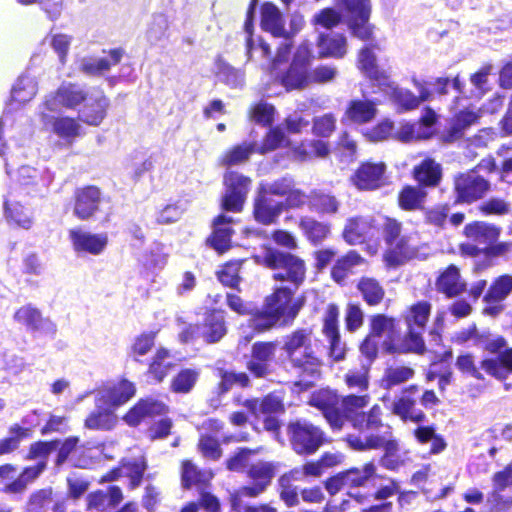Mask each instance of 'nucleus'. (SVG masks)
I'll use <instances>...</instances> for the list:
<instances>
[{
    "label": "nucleus",
    "mask_w": 512,
    "mask_h": 512,
    "mask_svg": "<svg viewBox=\"0 0 512 512\" xmlns=\"http://www.w3.org/2000/svg\"><path fill=\"white\" fill-rule=\"evenodd\" d=\"M4 217L14 227L30 230L35 223L32 202L25 198L21 189H12L4 200Z\"/></svg>",
    "instance_id": "nucleus-10"
},
{
    "label": "nucleus",
    "mask_w": 512,
    "mask_h": 512,
    "mask_svg": "<svg viewBox=\"0 0 512 512\" xmlns=\"http://www.w3.org/2000/svg\"><path fill=\"white\" fill-rule=\"evenodd\" d=\"M414 435L421 444L431 443V453H439L445 448V442L435 434L434 429L431 427H419L415 430Z\"/></svg>",
    "instance_id": "nucleus-61"
},
{
    "label": "nucleus",
    "mask_w": 512,
    "mask_h": 512,
    "mask_svg": "<svg viewBox=\"0 0 512 512\" xmlns=\"http://www.w3.org/2000/svg\"><path fill=\"white\" fill-rule=\"evenodd\" d=\"M287 144H289V142L285 137L284 132L279 126H276L270 129L266 134L262 144L257 147V152L265 154Z\"/></svg>",
    "instance_id": "nucleus-56"
},
{
    "label": "nucleus",
    "mask_w": 512,
    "mask_h": 512,
    "mask_svg": "<svg viewBox=\"0 0 512 512\" xmlns=\"http://www.w3.org/2000/svg\"><path fill=\"white\" fill-rule=\"evenodd\" d=\"M29 435V429L22 428L18 425L13 426L10 429V436L0 440V456L14 451L18 447L21 439L26 438Z\"/></svg>",
    "instance_id": "nucleus-60"
},
{
    "label": "nucleus",
    "mask_w": 512,
    "mask_h": 512,
    "mask_svg": "<svg viewBox=\"0 0 512 512\" xmlns=\"http://www.w3.org/2000/svg\"><path fill=\"white\" fill-rule=\"evenodd\" d=\"M377 114V104L374 101L356 99L349 102L343 119L356 125H364L373 121Z\"/></svg>",
    "instance_id": "nucleus-29"
},
{
    "label": "nucleus",
    "mask_w": 512,
    "mask_h": 512,
    "mask_svg": "<svg viewBox=\"0 0 512 512\" xmlns=\"http://www.w3.org/2000/svg\"><path fill=\"white\" fill-rule=\"evenodd\" d=\"M135 393L134 383L127 379L109 381L97 389L95 407H110L116 410L133 398Z\"/></svg>",
    "instance_id": "nucleus-13"
},
{
    "label": "nucleus",
    "mask_w": 512,
    "mask_h": 512,
    "mask_svg": "<svg viewBox=\"0 0 512 512\" xmlns=\"http://www.w3.org/2000/svg\"><path fill=\"white\" fill-rule=\"evenodd\" d=\"M455 190L458 201L471 203L483 197L488 190V183L474 172H469L456 177Z\"/></svg>",
    "instance_id": "nucleus-21"
},
{
    "label": "nucleus",
    "mask_w": 512,
    "mask_h": 512,
    "mask_svg": "<svg viewBox=\"0 0 512 512\" xmlns=\"http://www.w3.org/2000/svg\"><path fill=\"white\" fill-rule=\"evenodd\" d=\"M87 95L78 86L65 84L60 86L55 93L46 97L43 108L49 112H60L63 109H75L84 102Z\"/></svg>",
    "instance_id": "nucleus-18"
},
{
    "label": "nucleus",
    "mask_w": 512,
    "mask_h": 512,
    "mask_svg": "<svg viewBox=\"0 0 512 512\" xmlns=\"http://www.w3.org/2000/svg\"><path fill=\"white\" fill-rule=\"evenodd\" d=\"M198 372L192 369L180 371L171 382V389L175 393H188L198 379Z\"/></svg>",
    "instance_id": "nucleus-55"
},
{
    "label": "nucleus",
    "mask_w": 512,
    "mask_h": 512,
    "mask_svg": "<svg viewBox=\"0 0 512 512\" xmlns=\"http://www.w3.org/2000/svg\"><path fill=\"white\" fill-rule=\"evenodd\" d=\"M369 401L370 397L368 395H349L341 400L339 399V410L343 420L347 418L355 428H362L364 426L365 413L360 412V410L365 408Z\"/></svg>",
    "instance_id": "nucleus-30"
},
{
    "label": "nucleus",
    "mask_w": 512,
    "mask_h": 512,
    "mask_svg": "<svg viewBox=\"0 0 512 512\" xmlns=\"http://www.w3.org/2000/svg\"><path fill=\"white\" fill-rule=\"evenodd\" d=\"M51 112L42 109L41 119L45 127L57 135L60 139L67 143H72L75 138L83 134L81 124L71 117H55L50 115Z\"/></svg>",
    "instance_id": "nucleus-19"
},
{
    "label": "nucleus",
    "mask_w": 512,
    "mask_h": 512,
    "mask_svg": "<svg viewBox=\"0 0 512 512\" xmlns=\"http://www.w3.org/2000/svg\"><path fill=\"white\" fill-rule=\"evenodd\" d=\"M292 445L298 454H312L324 443L322 431L307 422H297L290 425Z\"/></svg>",
    "instance_id": "nucleus-17"
},
{
    "label": "nucleus",
    "mask_w": 512,
    "mask_h": 512,
    "mask_svg": "<svg viewBox=\"0 0 512 512\" xmlns=\"http://www.w3.org/2000/svg\"><path fill=\"white\" fill-rule=\"evenodd\" d=\"M292 291L280 287L266 298L262 311L256 312L251 319V325L258 331H266L278 324L291 322L301 308V302L293 299Z\"/></svg>",
    "instance_id": "nucleus-4"
},
{
    "label": "nucleus",
    "mask_w": 512,
    "mask_h": 512,
    "mask_svg": "<svg viewBox=\"0 0 512 512\" xmlns=\"http://www.w3.org/2000/svg\"><path fill=\"white\" fill-rule=\"evenodd\" d=\"M213 477L211 472H200L189 461L183 462L182 465V481L186 487L194 484L206 483Z\"/></svg>",
    "instance_id": "nucleus-59"
},
{
    "label": "nucleus",
    "mask_w": 512,
    "mask_h": 512,
    "mask_svg": "<svg viewBox=\"0 0 512 512\" xmlns=\"http://www.w3.org/2000/svg\"><path fill=\"white\" fill-rule=\"evenodd\" d=\"M175 365L174 358L165 349L157 350L149 366V373L158 381H162Z\"/></svg>",
    "instance_id": "nucleus-48"
},
{
    "label": "nucleus",
    "mask_w": 512,
    "mask_h": 512,
    "mask_svg": "<svg viewBox=\"0 0 512 512\" xmlns=\"http://www.w3.org/2000/svg\"><path fill=\"white\" fill-rule=\"evenodd\" d=\"M438 288L448 296L457 295L463 290L464 284L460 280L459 271L455 266H450L438 279Z\"/></svg>",
    "instance_id": "nucleus-47"
},
{
    "label": "nucleus",
    "mask_w": 512,
    "mask_h": 512,
    "mask_svg": "<svg viewBox=\"0 0 512 512\" xmlns=\"http://www.w3.org/2000/svg\"><path fill=\"white\" fill-rule=\"evenodd\" d=\"M426 197V192L417 187H405L399 195V205L405 210L420 208Z\"/></svg>",
    "instance_id": "nucleus-53"
},
{
    "label": "nucleus",
    "mask_w": 512,
    "mask_h": 512,
    "mask_svg": "<svg viewBox=\"0 0 512 512\" xmlns=\"http://www.w3.org/2000/svg\"><path fill=\"white\" fill-rule=\"evenodd\" d=\"M226 333V327L224 323V313L223 311H213L211 312L203 326V337L208 342H216L220 340Z\"/></svg>",
    "instance_id": "nucleus-45"
},
{
    "label": "nucleus",
    "mask_w": 512,
    "mask_h": 512,
    "mask_svg": "<svg viewBox=\"0 0 512 512\" xmlns=\"http://www.w3.org/2000/svg\"><path fill=\"white\" fill-rule=\"evenodd\" d=\"M344 239L351 245L378 240V229L364 218L350 219L343 232Z\"/></svg>",
    "instance_id": "nucleus-26"
},
{
    "label": "nucleus",
    "mask_w": 512,
    "mask_h": 512,
    "mask_svg": "<svg viewBox=\"0 0 512 512\" xmlns=\"http://www.w3.org/2000/svg\"><path fill=\"white\" fill-rule=\"evenodd\" d=\"M511 291L512 276L503 275L497 278L485 296V301L488 305L484 308V313L489 315L497 314L501 307L499 305L492 306L491 304L503 301Z\"/></svg>",
    "instance_id": "nucleus-34"
},
{
    "label": "nucleus",
    "mask_w": 512,
    "mask_h": 512,
    "mask_svg": "<svg viewBox=\"0 0 512 512\" xmlns=\"http://www.w3.org/2000/svg\"><path fill=\"white\" fill-rule=\"evenodd\" d=\"M478 345L491 354H498L497 359L482 361L481 366L488 374L498 379H505L512 374V348H507V342L502 336L482 334Z\"/></svg>",
    "instance_id": "nucleus-7"
},
{
    "label": "nucleus",
    "mask_w": 512,
    "mask_h": 512,
    "mask_svg": "<svg viewBox=\"0 0 512 512\" xmlns=\"http://www.w3.org/2000/svg\"><path fill=\"white\" fill-rule=\"evenodd\" d=\"M310 404L323 411L324 417L333 429H340L343 416L339 410V397L331 390L323 389L314 393Z\"/></svg>",
    "instance_id": "nucleus-23"
},
{
    "label": "nucleus",
    "mask_w": 512,
    "mask_h": 512,
    "mask_svg": "<svg viewBox=\"0 0 512 512\" xmlns=\"http://www.w3.org/2000/svg\"><path fill=\"white\" fill-rule=\"evenodd\" d=\"M349 446L355 450L363 451L368 449H380L385 451L382 463L389 469H396L400 461L396 455L398 445L395 440L386 436H370L362 440L357 436H349L347 438Z\"/></svg>",
    "instance_id": "nucleus-16"
},
{
    "label": "nucleus",
    "mask_w": 512,
    "mask_h": 512,
    "mask_svg": "<svg viewBox=\"0 0 512 512\" xmlns=\"http://www.w3.org/2000/svg\"><path fill=\"white\" fill-rule=\"evenodd\" d=\"M260 26L263 31L274 37L286 35L285 19L280 9L271 2H265L260 8Z\"/></svg>",
    "instance_id": "nucleus-27"
},
{
    "label": "nucleus",
    "mask_w": 512,
    "mask_h": 512,
    "mask_svg": "<svg viewBox=\"0 0 512 512\" xmlns=\"http://www.w3.org/2000/svg\"><path fill=\"white\" fill-rule=\"evenodd\" d=\"M300 227L312 242L322 241L329 233L328 226L308 217L301 219Z\"/></svg>",
    "instance_id": "nucleus-58"
},
{
    "label": "nucleus",
    "mask_w": 512,
    "mask_h": 512,
    "mask_svg": "<svg viewBox=\"0 0 512 512\" xmlns=\"http://www.w3.org/2000/svg\"><path fill=\"white\" fill-rule=\"evenodd\" d=\"M257 4L258 0H251L246 13V20L244 24V31L246 34V54L249 61L260 64L270 74V64L273 60V58H270V46L261 36H256L253 32V18Z\"/></svg>",
    "instance_id": "nucleus-12"
},
{
    "label": "nucleus",
    "mask_w": 512,
    "mask_h": 512,
    "mask_svg": "<svg viewBox=\"0 0 512 512\" xmlns=\"http://www.w3.org/2000/svg\"><path fill=\"white\" fill-rule=\"evenodd\" d=\"M313 55L307 41L300 43L291 58V44L282 43L270 64V76L287 91L300 90L311 84L310 65Z\"/></svg>",
    "instance_id": "nucleus-2"
},
{
    "label": "nucleus",
    "mask_w": 512,
    "mask_h": 512,
    "mask_svg": "<svg viewBox=\"0 0 512 512\" xmlns=\"http://www.w3.org/2000/svg\"><path fill=\"white\" fill-rule=\"evenodd\" d=\"M255 151H257V147L253 143L236 145L223 154L221 164L226 166L241 164L247 161L250 155Z\"/></svg>",
    "instance_id": "nucleus-49"
},
{
    "label": "nucleus",
    "mask_w": 512,
    "mask_h": 512,
    "mask_svg": "<svg viewBox=\"0 0 512 512\" xmlns=\"http://www.w3.org/2000/svg\"><path fill=\"white\" fill-rule=\"evenodd\" d=\"M309 203L313 209L321 213H335L338 209V202L333 196L314 192Z\"/></svg>",
    "instance_id": "nucleus-64"
},
{
    "label": "nucleus",
    "mask_w": 512,
    "mask_h": 512,
    "mask_svg": "<svg viewBox=\"0 0 512 512\" xmlns=\"http://www.w3.org/2000/svg\"><path fill=\"white\" fill-rule=\"evenodd\" d=\"M344 483L346 484V488L348 490V494L351 497H354L359 503L363 502V496L360 494H354L350 491V489L363 487L367 481L372 478L375 474V467L373 464H366L363 469H351L346 472L341 473Z\"/></svg>",
    "instance_id": "nucleus-39"
},
{
    "label": "nucleus",
    "mask_w": 512,
    "mask_h": 512,
    "mask_svg": "<svg viewBox=\"0 0 512 512\" xmlns=\"http://www.w3.org/2000/svg\"><path fill=\"white\" fill-rule=\"evenodd\" d=\"M357 67L361 73L373 82L380 90L390 95L393 102L403 110L415 109L429 97V91L424 83L414 80V85L419 96L410 91L396 87L390 81L389 71L380 67L373 50L365 47L360 50L357 59Z\"/></svg>",
    "instance_id": "nucleus-3"
},
{
    "label": "nucleus",
    "mask_w": 512,
    "mask_h": 512,
    "mask_svg": "<svg viewBox=\"0 0 512 512\" xmlns=\"http://www.w3.org/2000/svg\"><path fill=\"white\" fill-rule=\"evenodd\" d=\"M121 59V53L112 50L108 55L98 58H85L81 62V69L88 74H101Z\"/></svg>",
    "instance_id": "nucleus-44"
},
{
    "label": "nucleus",
    "mask_w": 512,
    "mask_h": 512,
    "mask_svg": "<svg viewBox=\"0 0 512 512\" xmlns=\"http://www.w3.org/2000/svg\"><path fill=\"white\" fill-rule=\"evenodd\" d=\"M255 261L270 268L277 269L275 279L288 280L298 287L305 278L304 262L290 254H282L271 248H266L263 254L256 255Z\"/></svg>",
    "instance_id": "nucleus-8"
},
{
    "label": "nucleus",
    "mask_w": 512,
    "mask_h": 512,
    "mask_svg": "<svg viewBox=\"0 0 512 512\" xmlns=\"http://www.w3.org/2000/svg\"><path fill=\"white\" fill-rule=\"evenodd\" d=\"M246 406L256 417L271 415L281 411L283 408L281 400L274 395H269L261 401H248Z\"/></svg>",
    "instance_id": "nucleus-51"
},
{
    "label": "nucleus",
    "mask_w": 512,
    "mask_h": 512,
    "mask_svg": "<svg viewBox=\"0 0 512 512\" xmlns=\"http://www.w3.org/2000/svg\"><path fill=\"white\" fill-rule=\"evenodd\" d=\"M101 202L100 190L94 186L85 187L76 193L74 214L80 219L92 217L99 208Z\"/></svg>",
    "instance_id": "nucleus-28"
},
{
    "label": "nucleus",
    "mask_w": 512,
    "mask_h": 512,
    "mask_svg": "<svg viewBox=\"0 0 512 512\" xmlns=\"http://www.w3.org/2000/svg\"><path fill=\"white\" fill-rule=\"evenodd\" d=\"M413 375L414 371L409 367H390L386 369L385 374L381 379V386L385 389H390L392 386L408 381L413 377Z\"/></svg>",
    "instance_id": "nucleus-52"
},
{
    "label": "nucleus",
    "mask_w": 512,
    "mask_h": 512,
    "mask_svg": "<svg viewBox=\"0 0 512 512\" xmlns=\"http://www.w3.org/2000/svg\"><path fill=\"white\" fill-rule=\"evenodd\" d=\"M14 320L17 324L25 327L27 331L39 334L54 333L55 326L48 319L44 318L40 311L31 306L20 307L14 314Z\"/></svg>",
    "instance_id": "nucleus-25"
},
{
    "label": "nucleus",
    "mask_w": 512,
    "mask_h": 512,
    "mask_svg": "<svg viewBox=\"0 0 512 512\" xmlns=\"http://www.w3.org/2000/svg\"><path fill=\"white\" fill-rule=\"evenodd\" d=\"M385 171L383 162H365L355 171L351 181L359 190H374L384 185Z\"/></svg>",
    "instance_id": "nucleus-20"
},
{
    "label": "nucleus",
    "mask_w": 512,
    "mask_h": 512,
    "mask_svg": "<svg viewBox=\"0 0 512 512\" xmlns=\"http://www.w3.org/2000/svg\"><path fill=\"white\" fill-rule=\"evenodd\" d=\"M415 389V386H411L409 389L405 390L403 394L393 402L391 410L394 415L400 417L403 421L419 423L424 420L425 415L422 411L415 408V401L406 395L407 392L414 391Z\"/></svg>",
    "instance_id": "nucleus-37"
},
{
    "label": "nucleus",
    "mask_w": 512,
    "mask_h": 512,
    "mask_svg": "<svg viewBox=\"0 0 512 512\" xmlns=\"http://www.w3.org/2000/svg\"><path fill=\"white\" fill-rule=\"evenodd\" d=\"M73 249L78 253H89L92 255L101 254L107 244L106 233H91L82 229H73L69 232Z\"/></svg>",
    "instance_id": "nucleus-22"
},
{
    "label": "nucleus",
    "mask_w": 512,
    "mask_h": 512,
    "mask_svg": "<svg viewBox=\"0 0 512 512\" xmlns=\"http://www.w3.org/2000/svg\"><path fill=\"white\" fill-rule=\"evenodd\" d=\"M169 254L161 243H153L139 259L142 269L149 274H157L162 271L168 262Z\"/></svg>",
    "instance_id": "nucleus-33"
},
{
    "label": "nucleus",
    "mask_w": 512,
    "mask_h": 512,
    "mask_svg": "<svg viewBox=\"0 0 512 512\" xmlns=\"http://www.w3.org/2000/svg\"><path fill=\"white\" fill-rule=\"evenodd\" d=\"M57 447V442H37L31 445L27 459L37 460V464L25 468L15 480L7 484V491L18 493L25 490L27 485L32 483L44 471L48 455Z\"/></svg>",
    "instance_id": "nucleus-9"
},
{
    "label": "nucleus",
    "mask_w": 512,
    "mask_h": 512,
    "mask_svg": "<svg viewBox=\"0 0 512 512\" xmlns=\"http://www.w3.org/2000/svg\"><path fill=\"white\" fill-rule=\"evenodd\" d=\"M117 423L115 409L110 407H96L85 420V426L92 430H111Z\"/></svg>",
    "instance_id": "nucleus-40"
},
{
    "label": "nucleus",
    "mask_w": 512,
    "mask_h": 512,
    "mask_svg": "<svg viewBox=\"0 0 512 512\" xmlns=\"http://www.w3.org/2000/svg\"><path fill=\"white\" fill-rule=\"evenodd\" d=\"M146 464L143 458L136 459L134 462H123L121 467L112 470L101 479V482L117 480L121 477H127L130 480L131 488L137 487L142 479Z\"/></svg>",
    "instance_id": "nucleus-36"
},
{
    "label": "nucleus",
    "mask_w": 512,
    "mask_h": 512,
    "mask_svg": "<svg viewBox=\"0 0 512 512\" xmlns=\"http://www.w3.org/2000/svg\"><path fill=\"white\" fill-rule=\"evenodd\" d=\"M167 407L162 402L145 399L135 404L123 417V421L129 426L139 425L146 417L165 413Z\"/></svg>",
    "instance_id": "nucleus-31"
},
{
    "label": "nucleus",
    "mask_w": 512,
    "mask_h": 512,
    "mask_svg": "<svg viewBox=\"0 0 512 512\" xmlns=\"http://www.w3.org/2000/svg\"><path fill=\"white\" fill-rule=\"evenodd\" d=\"M364 259L354 251H350L347 255L340 258L332 269V277L336 282L343 281L349 272L356 266L361 265Z\"/></svg>",
    "instance_id": "nucleus-50"
},
{
    "label": "nucleus",
    "mask_w": 512,
    "mask_h": 512,
    "mask_svg": "<svg viewBox=\"0 0 512 512\" xmlns=\"http://www.w3.org/2000/svg\"><path fill=\"white\" fill-rule=\"evenodd\" d=\"M464 234L467 238L479 243L490 245L499 237V229L484 222H473L465 226Z\"/></svg>",
    "instance_id": "nucleus-41"
},
{
    "label": "nucleus",
    "mask_w": 512,
    "mask_h": 512,
    "mask_svg": "<svg viewBox=\"0 0 512 512\" xmlns=\"http://www.w3.org/2000/svg\"><path fill=\"white\" fill-rule=\"evenodd\" d=\"M217 76L219 80L225 82L231 87H239L244 83V74L226 63H217Z\"/></svg>",
    "instance_id": "nucleus-63"
},
{
    "label": "nucleus",
    "mask_w": 512,
    "mask_h": 512,
    "mask_svg": "<svg viewBox=\"0 0 512 512\" xmlns=\"http://www.w3.org/2000/svg\"><path fill=\"white\" fill-rule=\"evenodd\" d=\"M358 288L366 302L370 305L378 304L384 296L382 287L376 280L371 278L362 279L358 284Z\"/></svg>",
    "instance_id": "nucleus-57"
},
{
    "label": "nucleus",
    "mask_w": 512,
    "mask_h": 512,
    "mask_svg": "<svg viewBox=\"0 0 512 512\" xmlns=\"http://www.w3.org/2000/svg\"><path fill=\"white\" fill-rule=\"evenodd\" d=\"M276 345L273 343H257L253 346L252 358L248 369L256 376H263L268 371L269 363L275 355Z\"/></svg>",
    "instance_id": "nucleus-35"
},
{
    "label": "nucleus",
    "mask_w": 512,
    "mask_h": 512,
    "mask_svg": "<svg viewBox=\"0 0 512 512\" xmlns=\"http://www.w3.org/2000/svg\"><path fill=\"white\" fill-rule=\"evenodd\" d=\"M230 218L219 216L214 221V232L210 238L211 245L218 252H224L230 247L232 230L229 228Z\"/></svg>",
    "instance_id": "nucleus-43"
},
{
    "label": "nucleus",
    "mask_w": 512,
    "mask_h": 512,
    "mask_svg": "<svg viewBox=\"0 0 512 512\" xmlns=\"http://www.w3.org/2000/svg\"><path fill=\"white\" fill-rule=\"evenodd\" d=\"M291 363L313 378L319 376L321 361L311 348L310 333L298 330L287 336L284 344Z\"/></svg>",
    "instance_id": "nucleus-6"
},
{
    "label": "nucleus",
    "mask_w": 512,
    "mask_h": 512,
    "mask_svg": "<svg viewBox=\"0 0 512 512\" xmlns=\"http://www.w3.org/2000/svg\"><path fill=\"white\" fill-rule=\"evenodd\" d=\"M79 111V119L90 126H99L106 117L109 99L101 91L87 95Z\"/></svg>",
    "instance_id": "nucleus-24"
},
{
    "label": "nucleus",
    "mask_w": 512,
    "mask_h": 512,
    "mask_svg": "<svg viewBox=\"0 0 512 512\" xmlns=\"http://www.w3.org/2000/svg\"><path fill=\"white\" fill-rule=\"evenodd\" d=\"M284 210L283 202H277L269 199V196L257 192L254 202V218L257 222L264 225L272 224Z\"/></svg>",
    "instance_id": "nucleus-32"
},
{
    "label": "nucleus",
    "mask_w": 512,
    "mask_h": 512,
    "mask_svg": "<svg viewBox=\"0 0 512 512\" xmlns=\"http://www.w3.org/2000/svg\"><path fill=\"white\" fill-rule=\"evenodd\" d=\"M441 166L427 158L414 168V177L422 185L435 186L441 179Z\"/></svg>",
    "instance_id": "nucleus-42"
},
{
    "label": "nucleus",
    "mask_w": 512,
    "mask_h": 512,
    "mask_svg": "<svg viewBox=\"0 0 512 512\" xmlns=\"http://www.w3.org/2000/svg\"><path fill=\"white\" fill-rule=\"evenodd\" d=\"M294 181L290 177H283L280 179H277L273 182H262L260 183L258 187V191L260 193H263L264 195L270 196H280L285 197L287 196L288 192H290V188L293 186Z\"/></svg>",
    "instance_id": "nucleus-54"
},
{
    "label": "nucleus",
    "mask_w": 512,
    "mask_h": 512,
    "mask_svg": "<svg viewBox=\"0 0 512 512\" xmlns=\"http://www.w3.org/2000/svg\"><path fill=\"white\" fill-rule=\"evenodd\" d=\"M44 41L49 43L54 52L58 55L59 60L64 63L71 45L72 37L64 33H54L46 36Z\"/></svg>",
    "instance_id": "nucleus-62"
},
{
    "label": "nucleus",
    "mask_w": 512,
    "mask_h": 512,
    "mask_svg": "<svg viewBox=\"0 0 512 512\" xmlns=\"http://www.w3.org/2000/svg\"><path fill=\"white\" fill-rule=\"evenodd\" d=\"M251 179L234 171L224 175L225 193L222 199L224 209L233 212L242 210L250 189Z\"/></svg>",
    "instance_id": "nucleus-15"
},
{
    "label": "nucleus",
    "mask_w": 512,
    "mask_h": 512,
    "mask_svg": "<svg viewBox=\"0 0 512 512\" xmlns=\"http://www.w3.org/2000/svg\"><path fill=\"white\" fill-rule=\"evenodd\" d=\"M320 57L342 58L347 53V40L342 34L321 35L318 41Z\"/></svg>",
    "instance_id": "nucleus-38"
},
{
    "label": "nucleus",
    "mask_w": 512,
    "mask_h": 512,
    "mask_svg": "<svg viewBox=\"0 0 512 512\" xmlns=\"http://www.w3.org/2000/svg\"><path fill=\"white\" fill-rule=\"evenodd\" d=\"M378 236L380 232L384 235L388 248L383 259L388 267H397L413 258H421L426 253H420L411 238L400 235V224L390 218H384L377 224Z\"/></svg>",
    "instance_id": "nucleus-5"
},
{
    "label": "nucleus",
    "mask_w": 512,
    "mask_h": 512,
    "mask_svg": "<svg viewBox=\"0 0 512 512\" xmlns=\"http://www.w3.org/2000/svg\"><path fill=\"white\" fill-rule=\"evenodd\" d=\"M429 314L430 305L426 302H420L409 309L406 315L408 334L400 345L394 344L397 330L395 321L392 318L383 315L373 317L370 334L376 338H384L383 345L388 350L422 353L425 348L422 332L424 331Z\"/></svg>",
    "instance_id": "nucleus-1"
},
{
    "label": "nucleus",
    "mask_w": 512,
    "mask_h": 512,
    "mask_svg": "<svg viewBox=\"0 0 512 512\" xmlns=\"http://www.w3.org/2000/svg\"><path fill=\"white\" fill-rule=\"evenodd\" d=\"M310 150L306 149V145L301 144L290 148L291 157L297 161H306L313 157H325L329 153L326 142L322 140L312 141L309 144Z\"/></svg>",
    "instance_id": "nucleus-46"
},
{
    "label": "nucleus",
    "mask_w": 512,
    "mask_h": 512,
    "mask_svg": "<svg viewBox=\"0 0 512 512\" xmlns=\"http://www.w3.org/2000/svg\"><path fill=\"white\" fill-rule=\"evenodd\" d=\"M370 13V0H343V19L352 34L361 40H368L373 34Z\"/></svg>",
    "instance_id": "nucleus-11"
},
{
    "label": "nucleus",
    "mask_w": 512,
    "mask_h": 512,
    "mask_svg": "<svg viewBox=\"0 0 512 512\" xmlns=\"http://www.w3.org/2000/svg\"><path fill=\"white\" fill-rule=\"evenodd\" d=\"M274 466L267 462H257L251 464L248 469V475L255 482L251 487H243L231 496L232 508L240 511V498L242 496L255 497L262 493L269 485L274 476Z\"/></svg>",
    "instance_id": "nucleus-14"
}]
</instances>
